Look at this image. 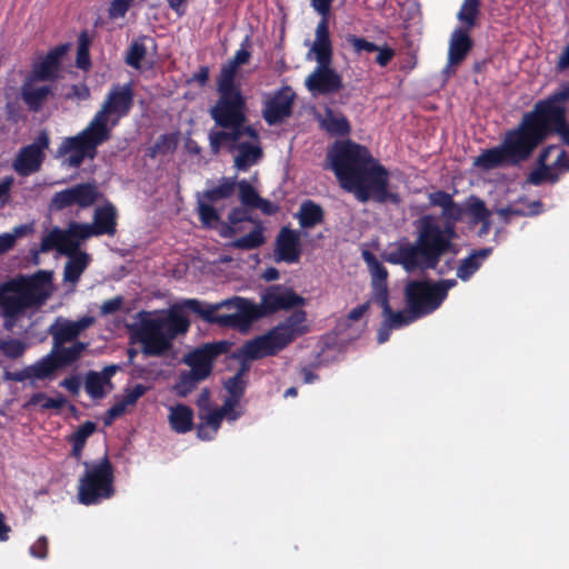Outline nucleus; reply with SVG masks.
<instances>
[{"label":"nucleus","instance_id":"1","mask_svg":"<svg viewBox=\"0 0 569 569\" xmlns=\"http://www.w3.org/2000/svg\"><path fill=\"white\" fill-rule=\"evenodd\" d=\"M330 167L340 186L365 203L395 200L389 192V172L372 158L367 147L351 140L336 141L328 152Z\"/></svg>","mask_w":569,"mask_h":569},{"label":"nucleus","instance_id":"2","mask_svg":"<svg viewBox=\"0 0 569 569\" xmlns=\"http://www.w3.org/2000/svg\"><path fill=\"white\" fill-rule=\"evenodd\" d=\"M416 228L415 243H401L396 251L388 253V262L401 264L408 272L432 270L438 267L442 256L455 252L453 240L458 238L457 231L449 226H441L437 217L422 216Z\"/></svg>","mask_w":569,"mask_h":569},{"label":"nucleus","instance_id":"3","mask_svg":"<svg viewBox=\"0 0 569 569\" xmlns=\"http://www.w3.org/2000/svg\"><path fill=\"white\" fill-rule=\"evenodd\" d=\"M543 141V127L537 106H533L531 111L523 113L517 127L506 131L500 144L483 150L475 164L483 170L519 167L532 157Z\"/></svg>","mask_w":569,"mask_h":569},{"label":"nucleus","instance_id":"4","mask_svg":"<svg viewBox=\"0 0 569 569\" xmlns=\"http://www.w3.org/2000/svg\"><path fill=\"white\" fill-rule=\"evenodd\" d=\"M312 8L321 14L316 28V39L310 52L315 54L317 67L306 78L305 84L313 96H327L339 92L342 77L331 68L333 49L329 31V14L333 0H310Z\"/></svg>","mask_w":569,"mask_h":569},{"label":"nucleus","instance_id":"5","mask_svg":"<svg viewBox=\"0 0 569 569\" xmlns=\"http://www.w3.org/2000/svg\"><path fill=\"white\" fill-rule=\"evenodd\" d=\"M116 232L117 209L108 202L94 210L92 224L71 221L64 230L53 228L42 238L40 249L43 252L56 249L60 253H71L79 248L81 240L103 234L113 237Z\"/></svg>","mask_w":569,"mask_h":569},{"label":"nucleus","instance_id":"6","mask_svg":"<svg viewBox=\"0 0 569 569\" xmlns=\"http://www.w3.org/2000/svg\"><path fill=\"white\" fill-rule=\"evenodd\" d=\"M306 320L307 313L305 310L293 311L284 321L264 335L244 342L239 350L230 355V359L259 360L278 355L296 338L308 332V327L305 325Z\"/></svg>","mask_w":569,"mask_h":569},{"label":"nucleus","instance_id":"7","mask_svg":"<svg viewBox=\"0 0 569 569\" xmlns=\"http://www.w3.org/2000/svg\"><path fill=\"white\" fill-rule=\"evenodd\" d=\"M186 305L203 321L241 332H247L254 321L266 317L261 303L257 305L242 297H233L216 305L202 303L199 300H190Z\"/></svg>","mask_w":569,"mask_h":569},{"label":"nucleus","instance_id":"8","mask_svg":"<svg viewBox=\"0 0 569 569\" xmlns=\"http://www.w3.org/2000/svg\"><path fill=\"white\" fill-rule=\"evenodd\" d=\"M83 473L78 480V500L81 505L92 506L112 498L114 489V468L107 453L97 461H83Z\"/></svg>","mask_w":569,"mask_h":569},{"label":"nucleus","instance_id":"9","mask_svg":"<svg viewBox=\"0 0 569 569\" xmlns=\"http://www.w3.org/2000/svg\"><path fill=\"white\" fill-rule=\"evenodd\" d=\"M110 138L91 120L76 136L63 138L57 149L56 157L63 159V163L70 168H79L86 159H94L98 147L110 140Z\"/></svg>","mask_w":569,"mask_h":569},{"label":"nucleus","instance_id":"10","mask_svg":"<svg viewBox=\"0 0 569 569\" xmlns=\"http://www.w3.org/2000/svg\"><path fill=\"white\" fill-rule=\"evenodd\" d=\"M133 104L134 91L132 83H116L111 87L101 108L91 120L111 137L112 129L119 124L122 118L129 116Z\"/></svg>","mask_w":569,"mask_h":569},{"label":"nucleus","instance_id":"11","mask_svg":"<svg viewBox=\"0 0 569 569\" xmlns=\"http://www.w3.org/2000/svg\"><path fill=\"white\" fill-rule=\"evenodd\" d=\"M218 99L210 109V116L220 128L247 121V103L240 83L217 80Z\"/></svg>","mask_w":569,"mask_h":569},{"label":"nucleus","instance_id":"12","mask_svg":"<svg viewBox=\"0 0 569 569\" xmlns=\"http://www.w3.org/2000/svg\"><path fill=\"white\" fill-rule=\"evenodd\" d=\"M140 323L129 327L131 340H136L142 345V352L146 356L159 357L169 351L172 347V340L161 328L159 321H154L149 313L141 311Z\"/></svg>","mask_w":569,"mask_h":569},{"label":"nucleus","instance_id":"13","mask_svg":"<svg viewBox=\"0 0 569 569\" xmlns=\"http://www.w3.org/2000/svg\"><path fill=\"white\" fill-rule=\"evenodd\" d=\"M232 345L233 343L229 340L203 343L186 353L182 358V362L188 366L190 370L208 379L213 371L216 360L221 355L230 352Z\"/></svg>","mask_w":569,"mask_h":569},{"label":"nucleus","instance_id":"14","mask_svg":"<svg viewBox=\"0 0 569 569\" xmlns=\"http://www.w3.org/2000/svg\"><path fill=\"white\" fill-rule=\"evenodd\" d=\"M407 308L419 319L432 313L441 306V301L431 282L411 280L405 288Z\"/></svg>","mask_w":569,"mask_h":569},{"label":"nucleus","instance_id":"15","mask_svg":"<svg viewBox=\"0 0 569 569\" xmlns=\"http://www.w3.org/2000/svg\"><path fill=\"white\" fill-rule=\"evenodd\" d=\"M52 282V272L39 270L30 277H21L6 283V288L11 291L21 293L29 303L33 306L43 305L50 297L49 287Z\"/></svg>","mask_w":569,"mask_h":569},{"label":"nucleus","instance_id":"16","mask_svg":"<svg viewBox=\"0 0 569 569\" xmlns=\"http://www.w3.org/2000/svg\"><path fill=\"white\" fill-rule=\"evenodd\" d=\"M98 197L99 191L94 183H78L56 192L51 200V207L56 210H63L72 206L88 208L98 200Z\"/></svg>","mask_w":569,"mask_h":569},{"label":"nucleus","instance_id":"17","mask_svg":"<svg viewBox=\"0 0 569 569\" xmlns=\"http://www.w3.org/2000/svg\"><path fill=\"white\" fill-rule=\"evenodd\" d=\"M264 316L273 315L280 310H290L306 305V299L295 292L292 288L281 284L268 287L261 296Z\"/></svg>","mask_w":569,"mask_h":569},{"label":"nucleus","instance_id":"18","mask_svg":"<svg viewBox=\"0 0 569 569\" xmlns=\"http://www.w3.org/2000/svg\"><path fill=\"white\" fill-rule=\"evenodd\" d=\"M296 94L290 87H282L270 97L262 109V117L269 126L281 123L292 114Z\"/></svg>","mask_w":569,"mask_h":569},{"label":"nucleus","instance_id":"19","mask_svg":"<svg viewBox=\"0 0 569 569\" xmlns=\"http://www.w3.org/2000/svg\"><path fill=\"white\" fill-rule=\"evenodd\" d=\"M69 44H59L50 49L40 62H36L28 77L31 81H53L58 78L62 58L67 54Z\"/></svg>","mask_w":569,"mask_h":569},{"label":"nucleus","instance_id":"20","mask_svg":"<svg viewBox=\"0 0 569 569\" xmlns=\"http://www.w3.org/2000/svg\"><path fill=\"white\" fill-rule=\"evenodd\" d=\"M94 323V318L84 316L77 321H71L62 317H58L49 327V335L53 339L54 348L63 346L67 342L74 341L80 333Z\"/></svg>","mask_w":569,"mask_h":569},{"label":"nucleus","instance_id":"21","mask_svg":"<svg viewBox=\"0 0 569 569\" xmlns=\"http://www.w3.org/2000/svg\"><path fill=\"white\" fill-rule=\"evenodd\" d=\"M537 112L543 127L545 140L551 132H556L561 137L562 142L569 146V126L566 119V109L545 103L537 106Z\"/></svg>","mask_w":569,"mask_h":569},{"label":"nucleus","instance_id":"22","mask_svg":"<svg viewBox=\"0 0 569 569\" xmlns=\"http://www.w3.org/2000/svg\"><path fill=\"white\" fill-rule=\"evenodd\" d=\"M469 31L463 28H457L450 36L448 60L445 72L455 73L456 67L461 64L469 52L472 50L473 40L469 36Z\"/></svg>","mask_w":569,"mask_h":569},{"label":"nucleus","instance_id":"23","mask_svg":"<svg viewBox=\"0 0 569 569\" xmlns=\"http://www.w3.org/2000/svg\"><path fill=\"white\" fill-rule=\"evenodd\" d=\"M276 260L287 263H297L300 260V234L298 231L283 227L276 239Z\"/></svg>","mask_w":569,"mask_h":569},{"label":"nucleus","instance_id":"24","mask_svg":"<svg viewBox=\"0 0 569 569\" xmlns=\"http://www.w3.org/2000/svg\"><path fill=\"white\" fill-rule=\"evenodd\" d=\"M428 199L430 206L441 208L442 226H449L456 231L457 223L462 220L466 212L463 207L456 202L450 193L443 190L429 193Z\"/></svg>","mask_w":569,"mask_h":569},{"label":"nucleus","instance_id":"25","mask_svg":"<svg viewBox=\"0 0 569 569\" xmlns=\"http://www.w3.org/2000/svg\"><path fill=\"white\" fill-rule=\"evenodd\" d=\"M87 347L88 343L81 341H76L70 347H53L49 355L42 357L46 368H48L49 376L60 368L74 363L81 357Z\"/></svg>","mask_w":569,"mask_h":569},{"label":"nucleus","instance_id":"26","mask_svg":"<svg viewBox=\"0 0 569 569\" xmlns=\"http://www.w3.org/2000/svg\"><path fill=\"white\" fill-rule=\"evenodd\" d=\"M190 300L191 299H186L181 303L172 306L166 318H153L154 321H159L161 323V328L171 340L180 335L187 333L190 328V320L184 312L186 310L192 312V310L186 305L187 301Z\"/></svg>","mask_w":569,"mask_h":569},{"label":"nucleus","instance_id":"27","mask_svg":"<svg viewBox=\"0 0 569 569\" xmlns=\"http://www.w3.org/2000/svg\"><path fill=\"white\" fill-rule=\"evenodd\" d=\"M29 77L21 86V99L27 106L29 111L39 112L46 104L49 97L53 96L51 86L36 87Z\"/></svg>","mask_w":569,"mask_h":569},{"label":"nucleus","instance_id":"28","mask_svg":"<svg viewBox=\"0 0 569 569\" xmlns=\"http://www.w3.org/2000/svg\"><path fill=\"white\" fill-rule=\"evenodd\" d=\"M363 260L368 264L371 276H372V302L380 300V295L385 291L386 297H389V290L387 284L388 271L386 267L380 262L377 257L365 250L362 253Z\"/></svg>","mask_w":569,"mask_h":569},{"label":"nucleus","instance_id":"29","mask_svg":"<svg viewBox=\"0 0 569 569\" xmlns=\"http://www.w3.org/2000/svg\"><path fill=\"white\" fill-rule=\"evenodd\" d=\"M44 159V153H40L37 149L24 146L19 150L12 167L19 176L27 177L38 172Z\"/></svg>","mask_w":569,"mask_h":569},{"label":"nucleus","instance_id":"30","mask_svg":"<svg viewBox=\"0 0 569 569\" xmlns=\"http://www.w3.org/2000/svg\"><path fill=\"white\" fill-rule=\"evenodd\" d=\"M250 46V36H246L240 44V49L236 51L233 58L230 59L227 64L221 67L217 80L237 83L236 76L238 68L247 64L251 58V52L249 50Z\"/></svg>","mask_w":569,"mask_h":569},{"label":"nucleus","instance_id":"31","mask_svg":"<svg viewBox=\"0 0 569 569\" xmlns=\"http://www.w3.org/2000/svg\"><path fill=\"white\" fill-rule=\"evenodd\" d=\"M375 303L381 307L385 326L389 328L399 329L419 319L408 308L406 311H393L389 297H386L385 291L380 295V300L375 301Z\"/></svg>","mask_w":569,"mask_h":569},{"label":"nucleus","instance_id":"32","mask_svg":"<svg viewBox=\"0 0 569 569\" xmlns=\"http://www.w3.org/2000/svg\"><path fill=\"white\" fill-rule=\"evenodd\" d=\"M236 150L238 153L234 157L233 166L240 171H248L251 166L263 157L260 140L258 142H240Z\"/></svg>","mask_w":569,"mask_h":569},{"label":"nucleus","instance_id":"33","mask_svg":"<svg viewBox=\"0 0 569 569\" xmlns=\"http://www.w3.org/2000/svg\"><path fill=\"white\" fill-rule=\"evenodd\" d=\"M320 127L332 137H346L351 132V124L348 118L341 112H335L326 108L325 116L320 120Z\"/></svg>","mask_w":569,"mask_h":569},{"label":"nucleus","instance_id":"34","mask_svg":"<svg viewBox=\"0 0 569 569\" xmlns=\"http://www.w3.org/2000/svg\"><path fill=\"white\" fill-rule=\"evenodd\" d=\"M491 252V248L473 250L468 257L461 260L457 269V277L462 281L469 280L479 270Z\"/></svg>","mask_w":569,"mask_h":569},{"label":"nucleus","instance_id":"35","mask_svg":"<svg viewBox=\"0 0 569 569\" xmlns=\"http://www.w3.org/2000/svg\"><path fill=\"white\" fill-rule=\"evenodd\" d=\"M301 228L311 229L325 220V211L320 204L313 200H305L296 213Z\"/></svg>","mask_w":569,"mask_h":569},{"label":"nucleus","instance_id":"36","mask_svg":"<svg viewBox=\"0 0 569 569\" xmlns=\"http://www.w3.org/2000/svg\"><path fill=\"white\" fill-rule=\"evenodd\" d=\"M97 425L92 421H86L78 427V429L68 437V442L71 445L70 457L80 461L82 452L86 447L87 440L94 433Z\"/></svg>","mask_w":569,"mask_h":569},{"label":"nucleus","instance_id":"37","mask_svg":"<svg viewBox=\"0 0 569 569\" xmlns=\"http://www.w3.org/2000/svg\"><path fill=\"white\" fill-rule=\"evenodd\" d=\"M169 423L177 433H187L193 428V411L186 405H177L170 409Z\"/></svg>","mask_w":569,"mask_h":569},{"label":"nucleus","instance_id":"38","mask_svg":"<svg viewBox=\"0 0 569 569\" xmlns=\"http://www.w3.org/2000/svg\"><path fill=\"white\" fill-rule=\"evenodd\" d=\"M247 121H240L237 124L227 126L222 128L224 136L228 141V151L233 152L237 146L240 143V139L246 136L252 141L258 142L260 139L259 132L251 126L246 124Z\"/></svg>","mask_w":569,"mask_h":569},{"label":"nucleus","instance_id":"39","mask_svg":"<svg viewBox=\"0 0 569 569\" xmlns=\"http://www.w3.org/2000/svg\"><path fill=\"white\" fill-rule=\"evenodd\" d=\"M67 254L70 256V259L64 266L63 280L76 283L87 269L90 258L87 252L79 251L78 248Z\"/></svg>","mask_w":569,"mask_h":569},{"label":"nucleus","instance_id":"40","mask_svg":"<svg viewBox=\"0 0 569 569\" xmlns=\"http://www.w3.org/2000/svg\"><path fill=\"white\" fill-rule=\"evenodd\" d=\"M264 242V227L260 221H257L256 227L249 233L233 240L230 247L238 250L250 251L260 248Z\"/></svg>","mask_w":569,"mask_h":569},{"label":"nucleus","instance_id":"41","mask_svg":"<svg viewBox=\"0 0 569 569\" xmlns=\"http://www.w3.org/2000/svg\"><path fill=\"white\" fill-rule=\"evenodd\" d=\"M49 377L50 376L48 372V368H46L42 358L38 360L36 363L28 366L21 370L4 372L6 380L14 382H22L31 378L43 380Z\"/></svg>","mask_w":569,"mask_h":569},{"label":"nucleus","instance_id":"42","mask_svg":"<svg viewBox=\"0 0 569 569\" xmlns=\"http://www.w3.org/2000/svg\"><path fill=\"white\" fill-rule=\"evenodd\" d=\"M237 177H223L220 183L212 189L204 190L200 198L216 203L222 199H229L233 196L237 187Z\"/></svg>","mask_w":569,"mask_h":569},{"label":"nucleus","instance_id":"43","mask_svg":"<svg viewBox=\"0 0 569 569\" xmlns=\"http://www.w3.org/2000/svg\"><path fill=\"white\" fill-rule=\"evenodd\" d=\"M206 378L197 373L192 370H183L179 373L178 380L173 386V391L179 397H187L193 390L197 389L198 385L201 381H204Z\"/></svg>","mask_w":569,"mask_h":569},{"label":"nucleus","instance_id":"44","mask_svg":"<svg viewBox=\"0 0 569 569\" xmlns=\"http://www.w3.org/2000/svg\"><path fill=\"white\" fill-rule=\"evenodd\" d=\"M480 0H463L457 13V19L465 26L463 29L471 30L477 26L480 14Z\"/></svg>","mask_w":569,"mask_h":569},{"label":"nucleus","instance_id":"45","mask_svg":"<svg viewBox=\"0 0 569 569\" xmlns=\"http://www.w3.org/2000/svg\"><path fill=\"white\" fill-rule=\"evenodd\" d=\"M1 307L6 318H17L27 308L32 307L29 301L19 293L18 296H9L7 292L2 293Z\"/></svg>","mask_w":569,"mask_h":569},{"label":"nucleus","instance_id":"46","mask_svg":"<svg viewBox=\"0 0 569 569\" xmlns=\"http://www.w3.org/2000/svg\"><path fill=\"white\" fill-rule=\"evenodd\" d=\"M108 385L106 379L99 372L89 371L86 377V392L93 399H102L106 396L104 386Z\"/></svg>","mask_w":569,"mask_h":569},{"label":"nucleus","instance_id":"47","mask_svg":"<svg viewBox=\"0 0 569 569\" xmlns=\"http://www.w3.org/2000/svg\"><path fill=\"white\" fill-rule=\"evenodd\" d=\"M67 403L64 396L59 395L57 398H50L44 392H37L31 396L27 406L40 405L42 410L62 409Z\"/></svg>","mask_w":569,"mask_h":569},{"label":"nucleus","instance_id":"48","mask_svg":"<svg viewBox=\"0 0 569 569\" xmlns=\"http://www.w3.org/2000/svg\"><path fill=\"white\" fill-rule=\"evenodd\" d=\"M467 212L471 216L475 223H482V231L487 232L489 228L490 211L486 207V203L480 199H475L469 203Z\"/></svg>","mask_w":569,"mask_h":569},{"label":"nucleus","instance_id":"49","mask_svg":"<svg viewBox=\"0 0 569 569\" xmlns=\"http://www.w3.org/2000/svg\"><path fill=\"white\" fill-rule=\"evenodd\" d=\"M198 214L204 227L211 228L213 224L220 222V214L213 207V203L200 197L198 198Z\"/></svg>","mask_w":569,"mask_h":569},{"label":"nucleus","instance_id":"50","mask_svg":"<svg viewBox=\"0 0 569 569\" xmlns=\"http://www.w3.org/2000/svg\"><path fill=\"white\" fill-rule=\"evenodd\" d=\"M177 148V138L174 134L166 133L159 136L157 141L149 148V156L156 158L159 154H168Z\"/></svg>","mask_w":569,"mask_h":569},{"label":"nucleus","instance_id":"51","mask_svg":"<svg viewBox=\"0 0 569 569\" xmlns=\"http://www.w3.org/2000/svg\"><path fill=\"white\" fill-rule=\"evenodd\" d=\"M147 54V48L142 41V39H138L132 41L130 44L127 56L126 63L132 68L139 69L141 67V62Z\"/></svg>","mask_w":569,"mask_h":569},{"label":"nucleus","instance_id":"52","mask_svg":"<svg viewBox=\"0 0 569 569\" xmlns=\"http://www.w3.org/2000/svg\"><path fill=\"white\" fill-rule=\"evenodd\" d=\"M239 190V198L241 203L244 207L254 208L257 202L260 200V196L256 191V189L246 180L242 179L237 182V187Z\"/></svg>","mask_w":569,"mask_h":569},{"label":"nucleus","instance_id":"53","mask_svg":"<svg viewBox=\"0 0 569 569\" xmlns=\"http://www.w3.org/2000/svg\"><path fill=\"white\" fill-rule=\"evenodd\" d=\"M27 349V346L23 341L14 338H10L7 340H0V351L10 359L20 358Z\"/></svg>","mask_w":569,"mask_h":569},{"label":"nucleus","instance_id":"54","mask_svg":"<svg viewBox=\"0 0 569 569\" xmlns=\"http://www.w3.org/2000/svg\"><path fill=\"white\" fill-rule=\"evenodd\" d=\"M224 389L229 393V398L240 400L247 388V380L238 377H230L223 382Z\"/></svg>","mask_w":569,"mask_h":569},{"label":"nucleus","instance_id":"55","mask_svg":"<svg viewBox=\"0 0 569 569\" xmlns=\"http://www.w3.org/2000/svg\"><path fill=\"white\" fill-rule=\"evenodd\" d=\"M347 42L352 47L353 51L360 53L362 51L366 52H375L379 50V46L368 41L366 38L357 37L355 34H349L347 37Z\"/></svg>","mask_w":569,"mask_h":569},{"label":"nucleus","instance_id":"56","mask_svg":"<svg viewBox=\"0 0 569 569\" xmlns=\"http://www.w3.org/2000/svg\"><path fill=\"white\" fill-rule=\"evenodd\" d=\"M569 100V82L566 83L561 90L553 92L548 98L543 100H539L535 106H540L545 103H549L550 106L555 108H565L561 106L562 102Z\"/></svg>","mask_w":569,"mask_h":569},{"label":"nucleus","instance_id":"57","mask_svg":"<svg viewBox=\"0 0 569 569\" xmlns=\"http://www.w3.org/2000/svg\"><path fill=\"white\" fill-rule=\"evenodd\" d=\"M147 391L148 387L141 383H138L132 388H126L124 395L120 402L123 403L126 408L128 406H133Z\"/></svg>","mask_w":569,"mask_h":569},{"label":"nucleus","instance_id":"58","mask_svg":"<svg viewBox=\"0 0 569 569\" xmlns=\"http://www.w3.org/2000/svg\"><path fill=\"white\" fill-rule=\"evenodd\" d=\"M77 66L80 69L87 70L91 66L89 48H88V39L87 34L82 33L80 37V43L77 52Z\"/></svg>","mask_w":569,"mask_h":569},{"label":"nucleus","instance_id":"59","mask_svg":"<svg viewBox=\"0 0 569 569\" xmlns=\"http://www.w3.org/2000/svg\"><path fill=\"white\" fill-rule=\"evenodd\" d=\"M200 419L212 430V433H217L224 418L219 409H208L207 413H200Z\"/></svg>","mask_w":569,"mask_h":569},{"label":"nucleus","instance_id":"60","mask_svg":"<svg viewBox=\"0 0 569 569\" xmlns=\"http://www.w3.org/2000/svg\"><path fill=\"white\" fill-rule=\"evenodd\" d=\"M29 553L37 558L44 560L49 553V540L46 536H40L29 548Z\"/></svg>","mask_w":569,"mask_h":569},{"label":"nucleus","instance_id":"61","mask_svg":"<svg viewBox=\"0 0 569 569\" xmlns=\"http://www.w3.org/2000/svg\"><path fill=\"white\" fill-rule=\"evenodd\" d=\"M131 6L130 0H112L108 8V16L110 19L123 18Z\"/></svg>","mask_w":569,"mask_h":569},{"label":"nucleus","instance_id":"62","mask_svg":"<svg viewBox=\"0 0 569 569\" xmlns=\"http://www.w3.org/2000/svg\"><path fill=\"white\" fill-rule=\"evenodd\" d=\"M228 221L231 224H239L241 222H253V219L248 209L243 207H234L230 210L228 214ZM257 221H254L256 223Z\"/></svg>","mask_w":569,"mask_h":569},{"label":"nucleus","instance_id":"63","mask_svg":"<svg viewBox=\"0 0 569 569\" xmlns=\"http://www.w3.org/2000/svg\"><path fill=\"white\" fill-rule=\"evenodd\" d=\"M549 166H540L533 169L527 178V182L532 186H541L547 181L549 176Z\"/></svg>","mask_w":569,"mask_h":569},{"label":"nucleus","instance_id":"64","mask_svg":"<svg viewBox=\"0 0 569 569\" xmlns=\"http://www.w3.org/2000/svg\"><path fill=\"white\" fill-rule=\"evenodd\" d=\"M240 400L227 398L221 408H218L222 413V417L229 421H234L240 417V413L236 411V407Z\"/></svg>","mask_w":569,"mask_h":569}]
</instances>
